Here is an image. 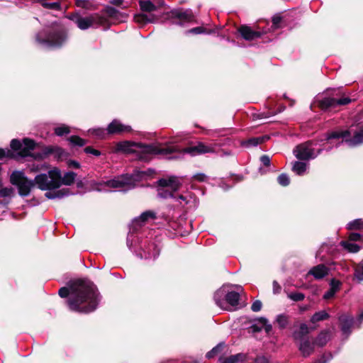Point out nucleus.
<instances>
[{"instance_id":"f257e3e1","label":"nucleus","mask_w":363,"mask_h":363,"mask_svg":"<svg viewBox=\"0 0 363 363\" xmlns=\"http://www.w3.org/2000/svg\"><path fill=\"white\" fill-rule=\"evenodd\" d=\"M58 294L62 298L69 295L68 306L74 311L89 313L94 311L98 304V294L90 281H76L70 286V291L67 288L62 287Z\"/></svg>"},{"instance_id":"f03ea898","label":"nucleus","mask_w":363,"mask_h":363,"mask_svg":"<svg viewBox=\"0 0 363 363\" xmlns=\"http://www.w3.org/2000/svg\"><path fill=\"white\" fill-rule=\"evenodd\" d=\"M11 147L13 150L18 151V153L22 157L32 156L35 160H40L45 158L53 152L60 154L62 149L57 147H46L42 152L30 155V150L35 148V143L30 139H24L23 143L19 140L13 139L11 142Z\"/></svg>"},{"instance_id":"7ed1b4c3","label":"nucleus","mask_w":363,"mask_h":363,"mask_svg":"<svg viewBox=\"0 0 363 363\" xmlns=\"http://www.w3.org/2000/svg\"><path fill=\"white\" fill-rule=\"evenodd\" d=\"M34 183L41 190H51L61 186V172L57 168H53L48 174H40L35 177Z\"/></svg>"},{"instance_id":"20e7f679","label":"nucleus","mask_w":363,"mask_h":363,"mask_svg":"<svg viewBox=\"0 0 363 363\" xmlns=\"http://www.w3.org/2000/svg\"><path fill=\"white\" fill-rule=\"evenodd\" d=\"M10 182L17 186L18 194L21 196H28L34 186V181L29 180L22 171H13L10 176Z\"/></svg>"},{"instance_id":"39448f33","label":"nucleus","mask_w":363,"mask_h":363,"mask_svg":"<svg viewBox=\"0 0 363 363\" xmlns=\"http://www.w3.org/2000/svg\"><path fill=\"white\" fill-rule=\"evenodd\" d=\"M157 194L158 196L162 199L173 196V193L177 191L181 186V182L174 176L161 179L157 182Z\"/></svg>"},{"instance_id":"423d86ee","label":"nucleus","mask_w":363,"mask_h":363,"mask_svg":"<svg viewBox=\"0 0 363 363\" xmlns=\"http://www.w3.org/2000/svg\"><path fill=\"white\" fill-rule=\"evenodd\" d=\"M98 191L108 190V189H119L123 190L130 189L134 187V181L133 177L128 175H121L111 180L98 184Z\"/></svg>"},{"instance_id":"0eeeda50","label":"nucleus","mask_w":363,"mask_h":363,"mask_svg":"<svg viewBox=\"0 0 363 363\" xmlns=\"http://www.w3.org/2000/svg\"><path fill=\"white\" fill-rule=\"evenodd\" d=\"M216 144H205L203 143H198L196 145L191 146L183 149L181 152L189 154L191 156L202 155L206 153H213L216 152Z\"/></svg>"},{"instance_id":"6e6552de","label":"nucleus","mask_w":363,"mask_h":363,"mask_svg":"<svg viewBox=\"0 0 363 363\" xmlns=\"http://www.w3.org/2000/svg\"><path fill=\"white\" fill-rule=\"evenodd\" d=\"M351 99L347 96H342L340 99L337 98H324L318 101V105L322 109L335 108L339 106H344L350 104Z\"/></svg>"},{"instance_id":"1a4fd4ad","label":"nucleus","mask_w":363,"mask_h":363,"mask_svg":"<svg viewBox=\"0 0 363 363\" xmlns=\"http://www.w3.org/2000/svg\"><path fill=\"white\" fill-rule=\"evenodd\" d=\"M311 143H306L298 145L294 150L296 157L301 160L314 158L316 155L311 147Z\"/></svg>"},{"instance_id":"9d476101","label":"nucleus","mask_w":363,"mask_h":363,"mask_svg":"<svg viewBox=\"0 0 363 363\" xmlns=\"http://www.w3.org/2000/svg\"><path fill=\"white\" fill-rule=\"evenodd\" d=\"M65 39V35L61 32L51 33L45 40L40 39L39 35L36 36V40L39 43L50 47L61 45Z\"/></svg>"},{"instance_id":"9b49d317","label":"nucleus","mask_w":363,"mask_h":363,"mask_svg":"<svg viewBox=\"0 0 363 363\" xmlns=\"http://www.w3.org/2000/svg\"><path fill=\"white\" fill-rule=\"evenodd\" d=\"M102 22V18L97 15H91L87 17H79L76 21L77 26L82 30L87 29L89 27L96 25H101Z\"/></svg>"},{"instance_id":"f8f14e48","label":"nucleus","mask_w":363,"mask_h":363,"mask_svg":"<svg viewBox=\"0 0 363 363\" xmlns=\"http://www.w3.org/2000/svg\"><path fill=\"white\" fill-rule=\"evenodd\" d=\"M144 151L149 154L167 156L172 152L178 151V150L169 146L148 145L145 147Z\"/></svg>"},{"instance_id":"ddd939ff","label":"nucleus","mask_w":363,"mask_h":363,"mask_svg":"<svg viewBox=\"0 0 363 363\" xmlns=\"http://www.w3.org/2000/svg\"><path fill=\"white\" fill-rule=\"evenodd\" d=\"M131 130L130 126L124 125L118 120H113L107 128V132L109 134H122L129 133Z\"/></svg>"},{"instance_id":"4468645a","label":"nucleus","mask_w":363,"mask_h":363,"mask_svg":"<svg viewBox=\"0 0 363 363\" xmlns=\"http://www.w3.org/2000/svg\"><path fill=\"white\" fill-rule=\"evenodd\" d=\"M172 16L179 19L182 23L194 21L195 17L191 10H174L172 11Z\"/></svg>"},{"instance_id":"2eb2a0df","label":"nucleus","mask_w":363,"mask_h":363,"mask_svg":"<svg viewBox=\"0 0 363 363\" xmlns=\"http://www.w3.org/2000/svg\"><path fill=\"white\" fill-rule=\"evenodd\" d=\"M241 36L246 40H253L261 37L262 33L253 30L247 26H241L238 29Z\"/></svg>"},{"instance_id":"dca6fc26","label":"nucleus","mask_w":363,"mask_h":363,"mask_svg":"<svg viewBox=\"0 0 363 363\" xmlns=\"http://www.w3.org/2000/svg\"><path fill=\"white\" fill-rule=\"evenodd\" d=\"M329 269L324 264H318L312 267L308 272V274L313 275L315 279H320L328 274Z\"/></svg>"},{"instance_id":"f3484780","label":"nucleus","mask_w":363,"mask_h":363,"mask_svg":"<svg viewBox=\"0 0 363 363\" xmlns=\"http://www.w3.org/2000/svg\"><path fill=\"white\" fill-rule=\"evenodd\" d=\"M299 350L304 357L309 356L313 352L314 342L309 338L303 339L299 345Z\"/></svg>"},{"instance_id":"a211bd4d","label":"nucleus","mask_w":363,"mask_h":363,"mask_svg":"<svg viewBox=\"0 0 363 363\" xmlns=\"http://www.w3.org/2000/svg\"><path fill=\"white\" fill-rule=\"evenodd\" d=\"M156 218V213L152 211H147L143 212L138 218L134 220V223L142 226L147 223L150 220H155Z\"/></svg>"},{"instance_id":"6ab92c4d","label":"nucleus","mask_w":363,"mask_h":363,"mask_svg":"<svg viewBox=\"0 0 363 363\" xmlns=\"http://www.w3.org/2000/svg\"><path fill=\"white\" fill-rule=\"evenodd\" d=\"M350 146H354L363 143V128L355 133L353 138L345 140Z\"/></svg>"},{"instance_id":"aec40b11","label":"nucleus","mask_w":363,"mask_h":363,"mask_svg":"<svg viewBox=\"0 0 363 363\" xmlns=\"http://www.w3.org/2000/svg\"><path fill=\"white\" fill-rule=\"evenodd\" d=\"M339 320L342 324V330L347 333L352 324V318L348 315H342Z\"/></svg>"},{"instance_id":"412c9836","label":"nucleus","mask_w":363,"mask_h":363,"mask_svg":"<svg viewBox=\"0 0 363 363\" xmlns=\"http://www.w3.org/2000/svg\"><path fill=\"white\" fill-rule=\"evenodd\" d=\"M240 299V294L235 291L228 292L225 295L226 301L232 306H235L238 304Z\"/></svg>"},{"instance_id":"4be33fe9","label":"nucleus","mask_w":363,"mask_h":363,"mask_svg":"<svg viewBox=\"0 0 363 363\" xmlns=\"http://www.w3.org/2000/svg\"><path fill=\"white\" fill-rule=\"evenodd\" d=\"M69 191L67 189H63L61 190H58L55 192H47L45 194V196L48 199H61L65 196L69 195Z\"/></svg>"},{"instance_id":"5701e85b","label":"nucleus","mask_w":363,"mask_h":363,"mask_svg":"<svg viewBox=\"0 0 363 363\" xmlns=\"http://www.w3.org/2000/svg\"><path fill=\"white\" fill-rule=\"evenodd\" d=\"M77 174L73 172H69L64 174V176L61 177V185L65 184L69 186L72 184L75 180Z\"/></svg>"},{"instance_id":"b1692460","label":"nucleus","mask_w":363,"mask_h":363,"mask_svg":"<svg viewBox=\"0 0 363 363\" xmlns=\"http://www.w3.org/2000/svg\"><path fill=\"white\" fill-rule=\"evenodd\" d=\"M329 318V314L325 311H321L315 313L311 318V321L313 323L327 320Z\"/></svg>"},{"instance_id":"393cba45","label":"nucleus","mask_w":363,"mask_h":363,"mask_svg":"<svg viewBox=\"0 0 363 363\" xmlns=\"http://www.w3.org/2000/svg\"><path fill=\"white\" fill-rule=\"evenodd\" d=\"M330 340V334L327 331L321 332L316 338L315 343L319 346H324Z\"/></svg>"},{"instance_id":"a878e982","label":"nucleus","mask_w":363,"mask_h":363,"mask_svg":"<svg viewBox=\"0 0 363 363\" xmlns=\"http://www.w3.org/2000/svg\"><path fill=\"white\" fill-rule=\"evenodd\" d=\"M133 144L128 141L118 143L116 145V150L118 152H129L132 150Z\"/></svg>"},{"instance_id":"bb28decb","label":"nucleus","mask_w":363,"mask_h":363,"mask_svg":"<svg viewBox=\"0 0 363 363\" xmlns=\"http://www.w3.org/2000/svg\"><path fill=\"white\" fill-rule=\"evenodd\" d=\"M307 164L301 162H295L293 165V171L298 175H302L306 170Z\"/></svg>"},{"instance_id":"cd10ccee","label":"nucleus","mask_w":363,"mask_h":363,"mask_svg":"<svg viewBox=\"0 0 363 363\" xmlns=\"http://www.w3.org/2000/svg\"><path fill=\"white\" fill-rule=\"evenodd\" d=\"M244 358L245 357L242 354H237L225 358L223 360L222 363H238L243 361Z\"/></svg>"},{"instance_id":"c85d7f7f","label":"nucleus","mask_w":363,"mask_h":363,"mask_svg":"<svg viewBox=\"0 0 363 363\" xmlns=\"http://www.w3.org/2000/svg\"><path fill=\"white\" fill-rule=\"evenodd\" d=\"M341 245L350 252H357L360 249L359 246L357 244L347 241H342Z\"/></svg>"},{"instance_id":"c756f323","label":"nucleus","mask_w":363,"mask_h":363,"mask_svg":"<svg viewBox=\"0 0 363 363\" xmlns=\"http://www.w3.org/2000/svg\"><path fill=\"white\" fill-rule=\"evenodd\" d=\"M264 140V138L262 137L252 138L244 142L242 145L246 147L256 146L259 144L262 143Z\"/></svg>"},{"instance_id":"7c9ffc66","label":"nucleus","mask_w":363,"mask_h":363,"mask_svg":"<svg viewBox=\"0 0 363 363\" xmlns=\"http://www.w3.org/2000/svg\"><path fill=\"white\" fill-rule=\"evenodd\" d=\"M14 193V189L12 187H6L0 184V197H9Z\"/></svg>"},{"instance_id":"2f4dec72","label":"nucleus","mask_w":363,"mask_h":363,"mask_svg":"<svg viewBox=\"0 0 363 363\" xmlns=\"http://www.w3.org/2000/svg\"><path fill=\"white\" fill-rule=\"evenodd\" d=\"M140 6L144 11H152L156 9V6L150 1H141Z\"/></svg>"},{"instance_id":"473e14b6","label":"nucleus","mask_w":363,"mask_h":363,"mask_svg":"<svg viewBox=\"0 0 363 363\" xmlns=\"http://www.w3.org/2000/svg\"><path fill=\"white\" fill-rule=\"evenodd\" d=\"M354 277L359 281H363V260L355 266Z\"/></svg>"},{"instance_id":"72a5a7b5","label":"nucleus","mask_w":363,"mask_h":363,"mask_svg":"<svg viewBox=\"0 0 363 363\" xmlns=\"http://www.w3.org/2000/svg\"><path fill=\"white\" fill-rule=\"evenodd\" d=\"M350 135V132L348 130H344V131H335L331 133L328 136V139H332V138H345L347 136Z\"/></svg>"},{"instance_id":"f704fd0d","label":"nucleus","mask_w":363,"mask_h":363,"mask_svg":"<svg viewBox=\"0 0 363 363\" xmlns=\"http://www.w3.org/2000/svg\"><path fill=\"white\" fill-rule=\"evenodd\" d=\"M363 228V220L356 219L348 223V229L350 230H359Z\"/></svg>"},{"instance_id":"c9c22d12","label":"nucleus","mask_w":363,"mask_h":363,"mask_svg":"<svg viewBox=\"0 0 363 363\" xmlns=\"http://www.w3.org/2000/svg\"><path fill=\"white\" fill-rule=\"evenodd\" d=\"M68 140L72 144L79 147L84 146L86 144V141L84 139L77 135L71 136Z\"/></svg>"},{"instance_id":"e433bc0d","label":"nucleus","mask_w":363,"mask_h":363,"mask_svg":"<svg viewBox=\"0 0 363 363\" xmlns=\"http://www.w3.org/2000/svg\"><path fill=\"white\" fill-rule=\"evenodd\" d=\"M288 317L284 315H279L277 318V323L280 328H284L288 325Z\"/></svg>"},{"instance_id":"4c0bfd02","label":"nucleus","mask_w":363,"mask_h":363,"mask_svg":"<svg viewBox=\"0 0 363 363\" xmlns=\"http://www.w3.org/2000/svg\"><path fill=\"white\" fill-rule=\"evenodd\" d=\"M69 132H70L69 128L65 125L57 127L55 129V134L59 136H62L65 134H68V133H69Z\"/></svg>"},{"instance_id":"58836bf2","label":"nucleus","mask_w":363,"mask_h":363,"mask_svg":"<svg viewBox=\"0 0 363 363\" xmlns=\"http://www.w3.org/2000/svg\"><path fill=\"white\" fill-rule=\"evenodd\" d=\"M224 295V291L222 289L218 290L215 294H214V300L216 303V304L220 306V308H223V301L220 300V298Z\"/></svg>"},{"instance_id":"ea45409f","label":"nucleus","mask_w":363,"mask_h":363,"mask_svg":"<svg viewBox=\"0 0 363 363\" xmlns=\"http://www.w3.org/2000/svg\"><path fill=\"white\" fill-rule=\"evenodd\" d=\"M278 182L280 185L286 186L290 183L289 177L286 174H281L278 177Z\"/></svg>"},{"instance_id":"a19ab883","label":"nucleus","mask_w":363,"mask_h":363,"mask_svg":"<svg viewBox=\"0 0 363 363\" xmlns=\"http://www.w3.org/2000/svg\"><path fill=\"white\" fill-rule=\"evenodd\" d=\"M288 297L294 301H300L304 299L305 296L302 293L295 292L289 294Z\"/></svg>"},{"instance_id":"79ce46f5","label":"nucleus","mask_w":363,"mask_h":363,"mask_svg":"<svg viewBox=\"0 0 363 363\" xmlns=\"http://www.w3.org/2000/svg\"><path fill=\"white\" fill-rule=\"evenodd\" d=\"M134 19L137 23H145L147 22L150 21V20L148 19L147 16L144 15V14L135 15L134 17Z\"/></svg>"},{"instance_id":"37998d69","label":"nucleus","mask_w":363,"mask_h":363,"mask_svg":"<svg viewBox=\"0 0 363 363\" xmlns=\"http://www.w3.org/2000/svg\"><path fill=\"white\" fill-rule=\"evenodd\" d=\"M89 132L95 135L98 138H104L106 135L105 130L102 128L90 130Z\"/></svg>"},{"instance_id":"c03bdc74","label":"nucleus","mask_w":363,"mask_h":363,"mask_svg":"<svg viewBox=\"0 0 363 363\" xmlns=\"http://www.w3.org/2000/svg\"><path fill=\"white\" fill-rule=\"evenodd\" d=\"M223 347V345L219 344L217 347H214L206 354V357L208 359L213 357L217 354L218 350Z\"/></svg>"},{"instance_id":"a18cd8bd","label":"nucleus","mask_w":363,"mask_h":363,"mask_svg":"<svg viewBox=\"0 0 363 363\" xmlns=\"http://www.w3.org/2000/svg\"><path fill=\"white\" fill-rule=\"evenodd\" d=\"M259 323L262 324V327L264 328L265 331L268 333L272 330V325L267 324V319L262 318L259 319Z\"/></svg>"},{"instance_id":"49530a36","label":"nucleus","mask_w":363,"mask_h":363,"mask_svg":"<svg viewBox=\"0 0 363 363\" xmlns=\"http://www.w3.org/2000/svg\"><path fill=\"white\" fill-rule=\"evenodd\" d=\"M262 306V302L260 301L257 300V301H255L252 303L251 308L253 311L258 312L261 310Z\"/></svg>"},{"instance_id":"de8ad7c7","label":"nucleus","mask_w":363,"mask_h":363,"mask_svg":"<svg viewBox=\"0 0 363 363\" xmlns=\"http://www.w3.org/2000/svg\"><path fill=\"white\" fill-rule=\"evenodd\" d=\"M84 152L87 154H92L95 156H99L101 155V152L99 150H95V149L92 148L91 147H85Z\"/></svg>"},{"instance_id":"09e8293b","label":"nucleus","mask_w":363,"mask_h":363,"mask_svg":"<svg viewBox=\"0 0 363 363\" xmlns=\"http://www.w3.org/2000/svg\"><path fill=\"white\" fill-rule=\"evenodd\" d=\"M194 179L199 182H205L207 179V177L203 173H197L194 175Z\"/></svg>"},{"instance_id":"8fccbe9b","label":"nucleus","mask_w":363,"mask_h":363,"mask_svg":"<svg viewBox=\"0 0 363 363\" xmlns=\"http://www.w3.org/2000/svg\"><path fill=\"white\" fill-rule=\"evenodd\" d=\"M340 285V282L335 279H333L330 282V289H333L335 292L337 291Z\"/></svg>"},{"instance_id":"3c124183","label":"nucleus","mask_w":363,"mask_h":363,"mask_svg":"<svg viewBox=\"0 0 363 363\" xmlns=\"http://www.w3.org/2000/svg\"><path fill=\"white\" fill-rule=\"evenodd\" d=\"M281 21V17L279 16H275L272 18L273 26L277 28L279 27V23Z\"/></svg>"},{"instance_id":"603ef678","label":"nucleus","mask_w":363,"mask_h":363,"mask_svg":"<svg viewBox=\"0 0 363 363\" xmlns=\"http://www.w3.org/2000/svg\"><path fill=\"white\" fill-rule=\"evenodd\" d=\"M260 160H261L262 163L264 166H266V167L269 166V164H270V159H269V157L267 155H262L260 157Z\"/></svg>"},{"instance_id":"864d4df0","label":"nucleus","mask_w":363,"mask_h":363,"mask_svg":"<svg viewBox=\"0 0 363 363\" xmlns=\"http://www.w3.org/2000/svg\"><path fill=\"white\" fill-rule=\"evenodd\" d=\"M336 292L333 290L330 289L326 293H325L323 298L325 299H329L332 298Z\"/></svg>"},{"instance_id":"5fc2aeb1","label":"nucleus","mask_w":363,"mask_h":363,"mask_svg":"<svg viewBox=\"0 0 363 363\" xmlns=\"http://www.w3.org/2000/svg\"><path fill=\"white\" fill-rule=\"evenodd\" d=\"M204 32V29L202 27H196L189 30V33L194 34H200Z\"/></svg>"},{"instance_id":"6e6d98bb","label":"nucleus","mask_w":363,"mask_h":363,"mask_svg":"<svg viewBox=\"0 0 363 363\" xmlns=\"http://www.w3.org/2000/svg\"><path fill=\"white\" fill-rule=\"evenodd\" d=\"M361 238L360 234L352 233L350 235L349 239L352 241H357L359 240Z\"/></svg>"},{"instance_id":"4d7b16f0","label":"nucleus","mask_w":363,"mask_h":363,"mask_svg":"<svg viewBox=\"0 0 363 363\" xmlns=\"http://www.w3.org/2000/svg\"><path fill=\"white\" fill-rule=\"evenodd\" d=\"M255 363H269L268 359L264 356L257 357L255 361Z\"/></svg>"},{"instance_id":"13d9d810","label":"nucleus","mask_w":363,"mask_h":363,"mask_svg":"<svg viewBox=\"0 0 363 363\" xmlns=\"http://www.w3.org/2000/svg\"><path fill=\"white\" fill-rule=\"evenodd\" d=\"M48 167L45 165V164H43V165H41L40 167H39L38 165H33L31 169H30V171L31 172H38L40 169H47Z\"/></svg>"},{"instance_id":"bf43d9fd","label":"nucleus","mask_w":363,"mask_h":363,"mask_svg":"<svg viewBox=\"0 0 363 363\" xmlns=\"http://www.w3.org/2000/svg\"><path fill=\"white\" fill-rule=\"evenodd\" d=\"M273 289H274V292L275 294H278L281 291V286H279V284L276 281H274L273 282Z\"/></svg>"},{"instance_id":"052dcab7","label":"nucleus","mask_w":363,"mask_h":363,"mask_svg":"<svg viewBox=\"0 0 363 363\" xmlns=\"http://www.w3.org/2000/svg\"><path fill=\"white\" fill-rule=\"evenodd\" d=\"M68 166L69 167H74V168H79L80 167V164L79 162H76V161H74V160H70L68 162Z\"/></svg>"},{"instance_id":"680f3d73","label":"nucleus","mask_w":363,"mask_h":363,"mask_svg":"<svg viewBox=\"0 0 363 363\" xmlns=\"http://www.w3.org/2000/svg\"><path fill=\"white\" fill-rule=\"evenodd\" d=\"M9 154V150H5L4 149L0 148V160L3 159L5 157H8Z\"/></svg>"},{"instance_id":"e2e57ef3","label":"nucleus","mask_w":363,"mask_h":363,"mask_svg":"<svg viewBox=\"0 0 363 363\" xmlns=\"http://www.w3.org/2000/svg\"><path fill=\"white\" fill-rule=\"evenodd\" d=\"M251 328H252L253 332H258V331H260L262 330V328L258 327L256 325H252Z\"/></svg>"},{"instance_id":"0e129e2a","label":"nucleus","mask_w":363,"mask_h":363,"mask_svg":"<svg viewBox=\"0 0 363 363\" xmlns=\"http://www.w3.org/2000/svg\"><path fill=\"white\" fill-rule=\"evenodd\" d=\"M123 0H113L111 3L114 5L119 6L122 4Z\"/></svg>"},{"instance_id":"69168bd1","label":"nucleus","mask_w":363,"mask_h":363,"mask_svg":"<svg viewBox=\"0 0 363 363\" xmlns=\"http://www.w3.org/2000/svg\"><path fill=\"white\" fill-rule=\"evenodd\" d=\"M308 308H309V306H301V307H300V310H301V311H307Z\"/></svg>"},{"instance_id":"338daca9","label":"nucleus","mask_w":363,"mask_h":363,"mask_svg":"<svg viewBox=\"0 0 363 363\" xmlns=\"http://www.w3.org/2000/svg\"><path fill=\"white\" fill-rule=\"evenodd\" d=\"M50 8H57V7H59V5L57 3H53V4L50 5Z\"/></svg>"},{"instance_id":"774afa93","label":"nucleus","mask_w":363,"mask_h":363,"mask_svg":"<svg viewBox=\"0 0 363 363\" xmlns=\"http://www.w3.org/2000/svg\"><path fill=\"white\" fill-rule=\"evenodd\" d=\"M114 11H115V10L112 8L108 9V13L110 15H112Z\"/></svg>"}]
</instances>
